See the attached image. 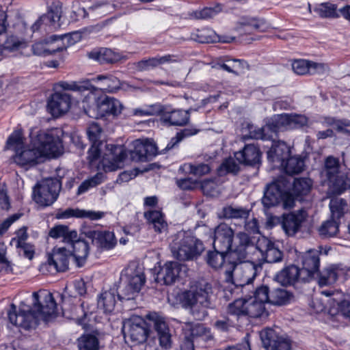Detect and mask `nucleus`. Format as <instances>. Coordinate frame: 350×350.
Listing matches in <instances>:
<instances>
[{
	"label": "nucleus",
	"instance_id": "a19ab883",
	"mask_svg": "<svg viewBox=\"0 0 350 350\" xmlns=\"http://www.w3.org/2000/svg\"><path fill=\"white\" fill-rule=\"evenodd\" d=\"M228 252L215 250L207 254L206 262L213 268L217 269L224 267L225 270L229 267L227 255Z\"/></svg>",
	"mask_w": 350,
	"mask_h": 350
},
{
	"label": "nucleus",
	"instance_id": "7c9ffc66",
	"mask_svg": "<svg viewBox=\"0 0 350 350\" xmlns=\"http://www.w3.org/2000/svg\"><path fill=\"white\" fill-rule=\"evenodd\" d=\"M70 255V251L65 247L54 248L52 254L49 255V265L53 266L56 271H65L68 268V258Z\"/></svg>",
	"mask_w": 350,
	"mask_h": 350
},
{
	"label": "nucleus",
	"instance_id": "58836bf2",
	"mask_svg": "<svg viewBox=\"0 0 350 350\" xmlns=\"http://www.w3.org/2000/svg\"><path fill=\"white\" fill-rule=\"evenodd\" d=\"M316 273L318 276L319 286H323L336 282L338 278L343 273V271L336 266H330L319 273L317 271Z\"/></svg>",
	"mask_w": 350,
	"mask_h": 350
},
{
	"label": "nucleus",
	"instance_id": "680f3d73",
	"mask_svg": "<svg viewBox=\"0 0 350 350\" xmlns=\"http://www.w3.org/2000/svg\"><path fill=\"white\" fill-rule=\"evenodd\" d=\"M239 171V166L232 158L224 160L218 168L219 176H224L228 173L236 174Z\"/></svg>",
	"mask_w": 350,
	"mask_h": 350
},
{
	"label": "nucleus",
	"instance_id": "79ce46f5",
	"mask_svg": "<svg viewBox=\"0 0 350 350\" xmlns=\"http://www.w3.org/2000/svg\"><path fill=\"white\" fill-rule=\"evenodd\" d=\"M117 291L115 289H110L101 293L98 299V308L103 310L105 312H111L113 310L116 304Z\"/></svg>",
	"mask_w": 350,
	"mask_h": 350
},
{
	"label": "nucleus",
	"instance_id": "4d7b16f0",
	"mask_svg": "<svg viewBox=\"0 0 350 350\" xmlns=\"http://www.w3.org/2000/svg\"><path fill=\"white\" fill-rule=\"evenodd\" d=\"M224 216L228 219H247L250 210L243 207L226 206L223 208Z\"/></svg>",
	"mask_w": 350,
	"mask_h": 350
},
{
	"label": "nucleus",
	"instance_id": "603ef678",
	"mask_svg": "<svg viewBox=\"0 0 350 350\" xmlns=\"http://www.w3.org/2000/svg\"><path fill=\"white\" fill-rule=\"evenodd\" d=\"M179 170L185 172V173H189L196 176L200 177L208 174L211 172V167L208 164L204 163H185L180 166Z\"/></svg>",
	"mask_w": 350,
	"mask_h": 350
},
{
	"label": "nucleus",
	"instance_id": "a211bd4d",
	"mask_svg": "<svg viewBox=\"0 0 350 350\" xmlns=\"http://www.w3.org/2000/svg\"><path fill=\"white\" fill-rule=\"evenodd\" d=\"M308 213L304 209H299L290 213L283 214L281 226L285 234L293 237L301 229L302 224L306 221Z\"/></svg>",
	"mask_w": 350,
	"mask_h": 350
},
{
	"label": "nucleus",
	"instance_id": "f704fd0d",
	"mask_svg": "<svg viewBox=\"0 0 350 350\" xmlns=\"http://www.w3.org/2000/svg\"><path fill=\"white\" fill-rule=\"evenodd\" d=\"M104 213L100 211H86L79 208H67L57 214L58 219H68L70 217L88 218L92 220H96L102 218Z\"/></svg>",
	"mask_w": 350,
	"mask_h": 350
},
{
	"label": "nucleus",
	"instance_id": "052dcab7",
	"mask_svg": "<svg viewBox=\"0 0 350 350\" xmlns=\"http://www.w3.org/2000/svg\"><path fill=\"white\" fill-rule=\"evenodd\" d=\"M222 11L221 5L217 3L215 7H206L200 10H196L191 13V16L196 19H208L217 15Z\"/></svg>",
	"mask_w": 350,
	"mask_h": 350
},
{
	"label": "nucleus",
	"instance_id": "2eb2a0df",
	"mask_svg": "<svg viewBox=\"0 0 350 350\" xmlns=\"http://www.w3.org/2000/svg\"><path fill=\"white\" fill-rule=\"evenodd\" d=\"M260 338L263 347L267 350H291V340L280 335L275 329L266 328L260 332Z\"/></svg>",
	"mask_w": 350,
	"mask_h": 350
},
{
	"label": "nucleus",
	"instance_id": "20e7f679",
	"mask_svg": "<svg viewBox=\"0 0 350 350\" xmlns=\"http://www.w3.org/2000/svg\"><path fill=\"white\" fill-rule=\"evenodd\" d=\"M146 278L142 269L135 265H131L121 274L120 285L117 291L120 301L135 299L145 284Z\"/></svg>",
	"mask_w": 350,
	"mask_h": 350
},
{
	"label": "nucleus",
	"instance_id": "69168bd1",
	"mask_svg": "<svg viewBox=\"0 0 350 350\" xmlns=\"http://www.w3.org/2000/svg\"><path fill=\"white\" fill-rule=\"evenodd\" d=\"M62 14V5L61 1H53L49 8V11L45 18H49L51 22H57L59 20Z\"/></svg>",
	"mask_w": 350,
	"mask_h": 350
},
{
	"label": "nucleus",
	"instance_id": "a18cd8bd",
	"mask_svg": "<svg viewBox=\"0 0 350 350\" xmlns=\"http://www.w3.org/2000/svg\"><path fill=\"white\" fill-rule=\"evenodd\" d=\"M92 81H102V85L98 90L103 92H114L120 89V82L119 79L112 75H98L96 78L90 80Z\"/></svg>",
	"mask_w": 350,
	"mask_h": 350
},
{
	"label": "nucleus",
	"instance_id": "a878e982",
	"mask_svg": "<svg viewBox=\"0 0 350 350\" xmlns=\"http://www.w3.org/2000/svg\"><path fill=\"white\" fill-rule=\"evenodd\" d=\"M274 280L282 286H291L300 280L305 281L306 278L298 267L291 265L277 273Z\"/></svg>",
	"mask_w": 350,
	"mask_h": 350
},
{
	"label": "nucleus",
	"instance_id": "423d86ee",
	"mask_svg": "<svg viewBox=\"0 0 350 350\" xmlns=\"http://www.w3.org/2000/svg\"><path fill=\"white\" fill-rule=\"evenodd\" d=\"M340 165L338 159L333 157H327L320 172L321 179L327 182L333 193L340 194L344 191L349 189V178L340 171Z\"/></svg>",
	"mask_w": 350,
	"mask_h": 350
},
{
	"label": "nucleus",
	"instance_id": "c85d7f7f",
	"mask_svg": "<svg viewBox=\"0 0 350 350\" xmlns=\"http://www.w3.org/2000/svg\"><path fill=\"white\" fill-rule=\"evenodd\" d=\"M268 27L263 19L243 16L237 22L235 29L241 33H250L253 31H265Z\"/></svg>",
	"mask_w": 350,
	"mask_h": 350
},
{
	"label": "nucleus",
	"instance_id": "de8ad7c7",
	"mask_svg": "<svg viewBox=\"0 0 350 350\" xmlns=\"http://www.w3.org/2000/svg\"><path fill=\"white\" fill-rule=\"evenodd\" d=\"M293 299V295L284 288H275L271 292L269 303L273 305L282 306L287 304Z\"/></svg>",
	"mask_w": 350,
	"mask_h": 350
},
{
	"label": "nucleus",
	"instance_id": "473e14b6",
	"mask_svg": "<svg viewBox=\"0 0 350 350\" xmlns=\"http://www.w3.org/2000/svg\"><path fill=\"white\" fill-rule=\"evenodd\" d=\"M73 13L79 18L86 17L89 12H96L98 15H105L112 12L115 9V5L111 1H102L91 5L88 11L84 7H80L79 5H73Z\"/></svg>",
	"mask_w": 350,
	"mask_h": 350
},
{
	"label": "nucleus",
	"instance_id": "6ab92c4d",
	"mask_svg": "<svg viewBox=\"0 0 350 350\" xmlns=\"http://www.w3.org/2000/svg\"><path fill=\"white\" fill-rule=\"evenodd\" d=\"M256 249L260 252L262 258L268 263L281 262L283 259V252L265 237L258 240Z\"/></svg>",
	"mask_w": 350,
	"mask_h": 350
},
{
	"label": "nucleus",
	"instance_id": "39448f33",
	"mask_svg": "<svg viewBox=\"0 0 350 350\" xmlns=\"http://www.w3.org/2000/svg\"><path fill=\"white\" fill-rule=\"evenodd\" d=\"M170 248L173 256L179 260H193L204 250L201 241L187 235L185 232H179L174 236Z\"/></svg>",
	"mask_w": 350,
	"mask_h": 350
},
{
	"label": "nucleus",
	"instance_id": "b1692460",
	"mask_svg": "<svg viewBox=\"0 0 350 350\" xmlns=\"http://www.w3.org/2000/svg\"><path fill=\"white\" fill-rule=\"evenodd\" d=\"M182 268V265L178 262H167L157 273L155 280L162 284H172L178 280Z\"/></svg>",
	"mask_w": 350,
	"mask_h": 350
},
{
	"label": "nucleus",
	"instance_id": "37998d69",
	"mask_svg": "<svg viewBox=\"0 0 350 350\" xmlns=\"http://www.w3.org/2000/svg\"><path fill=\"white\" fill-rule=\"evenodd\" d=\"M72 256L79 267L83 266L89 253V245L84 241H75L72 246Z\"/></svg>",
	"mask_w": 350,
	"mask_h": 350
},
{
	"label": "nucleus",
	"instance_id": "8fccbe9b",
	"mask_svg": "<svg viewBox=\"0 0 350 350\" xmlns=\"http://www.w3.org/2000/svg\"><path fill=\"white\" fill-rule=\"evenodd\" d=\"M275 133L276 128L275 127L274 122L268 123L265 126L260 128H253L250 129V137L256 139H272L273 135L270 134L269 132Z\"/></svg>",
	"mask_w": 350,
	"mask_h": 350
},
{
	"label": "nucleus",
	"instance_id": "9b49d317",
	"mask_svg": "<svg viewBox=\"0 0 350 350\" xmlns=\"http://www.w3.org/2000/svg\"><path fill=\"white\" fill-rule=\"evenodd\" d=\"M123 330L125 337L136 345L144 342L149 335L147 323L139 316H133L126 320Z\"/></svg>",
	"mask_w": 350,
	"mask_h": 350
},
{
	"label": "nucleus",
	"instance_id": "6e6d98bb",
	"mask_svg": "<svg viewBox=\"0 0 350 350\" xmlns=\"http://www.w3.org/2000/svg\"><path fill=\"white\" fill-rule=\"evenodd\" d=\"M59 86L65 90L76 91L80 93H84L85 90L92 89V83L90 80L83 81H72L70 83L62 81Z\"/></svg>",
	"mask_w": 350,
	"mask_h": 350
},
{
	"label": "nucleus",
	"instance_id": "e433bc0d",
	"mask_svg": "<svg viewBox=\"0 0 350 350\" xmlns=\"http://www.w3.org/2000/svg\"><path fill=\"white\" fill-rule=\"evenodd\" d=\"M92 89L85 90L84 93V98L82 100V108L84 112L90 118L96 116V105L98 102V97L96 94V92L98 90V88H96L92 84Z\"/></svg>",
	"mask_w": 350,
	"mask_h": 350
},
{
	"label": "nucleus",
	"instance_id": "bf43d9fd",
	"mask_svg": "<svg viewBox=\"0 0 350 350\" xmlns=\"http://www.w3.org/2000/svg\"><path fill=\"white\" fill-rule=\"evenodd\" d=\"M312 181L310 178H295L293 183V191L297 196L306 195L310 190Z\"/></svg>",
	"mask_w": 350,
	"mask_h": 350
},
{
	"label": "nucleus",
	"instance_id": "ddd939ff",
	"mask_svg": "<svg viewBox=\"0 0 350 350\" xmlns=\"http://www.w3.org/2000/svg\"><path fill=\"white\" fill-rule=\"evenodd\" d=\"M252 248L256 249V246L250 237L244 232H238L233 242L232 248L227 255L228 261H245L247 258L249 250Z\"/></svg>",
	"mask_w": 350,
	"mask_h": 350
},
{
	"label": "nucleus",
	"instance_id": "1a4fd4ad",
	"mask_svg": "<svg viewBox=\"0 0 350 350\" xmlns=\"http://www.w3.org/2000/svg\"><path fill=\"white\" fill-rule=\"evenodd\" d=\"M61 184L56 178H46L33 187V199L42 206L51 205L57 198Z\"/></svg>",
	"mask_w": 350,
	"mask_h": 350
},
{
	"label": "nucleus",
	"instance_id": "f257e3e1",
	"mask_svg": "<svg viewBox=\"0 0 350 350\" xmlns=\"http://www.w3.org/2000/svg\"><path fill=\"white\" fill-rule=\"evenodd\" d=\"M31 309L21 308L18 312L14 304H11L8 312L10 322L18 327L29 329L34 327L40 320L47 321L56 313L57 304L53 295L45 290L33 292Z\"/></svg>",
	"mask_w": 350,
	"mask_h": 350
},
{
	"label": "nucleus",
	"instance_id": "0eeeda50",
	"mask_svg": "<svg viewBox=\"0 0 350 350\" xmlns=\"http://www.w3.org/2000/svg\"><path fill=\"white\" fill-rule=\"evenodd\" d=\"M321 294L325 299H315L313 305L317 312L327 311L331 315L337 314L339 311L350 317V299L342 300V293L338 291L323 290Z\"/></svg>",
	"mask_w": 350,
	"mask_h": 350
},
{
	"label": "nucleus",
	"instance_id": "aec40b11",
	"mask_svg": "<svg viewBox=\"0 0 350 350\" xmlns=\"http://www.w3.org/2000/svg\"><path fill=\"white\" fill-rule=\"evenodd\" d=\"M161 110V120L165 123L173 126H184L189 122L190 119V111L193 109L190 108L188 110L172 109L170 106L162 105Z\"/></svg>",
	"mask_w": 350,
	"mask_h": 350
},
{
	"label": "nucleus",
	"instance_id": "7ed1b4c3",
	"mask_svg": "<svg viewBox=\"0 0 350 350\" xmlns=\"http://www.w3.org/2000/svg\"><path fill=\"white\" fill-rule=\"evenodd\" d=\"M212 294L211 284L200 279L192 282L189 289L178 295V301L195 319L202 321L208 315L207 309L211 307Z\"/></svg>",
	"mask_w": 350,
	"mask_h": 350
},
{
	"label": "nucleus",
	"instance_id": "774afa93",
	"mask_svg": "<svg viewBox=\"0 0 350 350\" xmlns=\"http://www.w3.org/2000/svg\"><path fill=\"white\" fill-rule=\"evenodd\" d=\"M252 298L256 299L258 301H260L264 305L265 303H269L271 292L269 287L266 285H262L258 287L254 292V297Z\"/></svg>",
	"mask_w": 350,
	"mask_h": 350
},
{
	"label": "nucleus",
	"instance_id": "49530a36",
	"mask_svg": "<svg viewBox=\"0 0 350 350\" xmlns=\"http://www.w3.org/2000/svg\"><path fill=\"white\" fill-rule=\"evenodd\" d=\"M286 174L293 175L301 173L305 168L304 159L300 156L288 157L284 165Z\"/></svg>",
	"mask_w": 350,
	"mask_h": 350
},
{
	"label": "nucleus",
	"instance_id": "3c124183",
	"mask_svg": "<svg viewBox=\"0 0 350 350\" xmlns=\"http://www.w3.org/2000/svg\"><path fill=\"white\" fill-rule=\"evenodd\" d=\"M245 310L247 319L248 317L258 318L265 313V305L252 297L245 299Z\"/></svg>",
	"mask_w": 350,
	"mask_h": 350
},
{
	"label": "nucleus",
	"instance_id": "13d9d810",
	"mask_svg": "<svg viewBox=\"0 0 350 350\" xmlns=\"http://www.w3.org/2000/svg\"><path fill=\"white\" fill-rule=\"evenodd\" d=\"M104 176L102 173H97L94 176L85 180L79 186L77 194L81 195L87 192L90 189L100 185L103 181Z\"/></svg>",
	"mask_w": 350,
	"mask_h": 350
},
{
	"label": "nucleus",
	"instance_id": "72a5a7b5",
	"mask_svg": "<svg viewBox=\"0 0 350 350\" xmlns=\"http://www.w3.org/2000/svg\"><path fill=\"white\" fill-rule=\"evenodd\" d=\"M145 219L149 225L152 226L154 232L163 233L167 230V223L161 211L150 210L144 213Z\"/></svg>",
	"mask_w": 350,
	"mask_h": 350
},
{
	"label": "nucleus",
	"instance_id": "393cba45",
	"mask_svg": "<svg viewBox=\"0 0 350 350\" xmlns=\"http://www.w3.org/2000/svg\"><path fill=\"white\" fill-rule=\"evenodd\" d=\"M71 105V97L64 92H55L48 101L49 111L53 116H59L66 113Z\"/></svg>",
	"mask_w": 350,
	"mask_h": 350
},
{
	"label": "nucleus",
	"instance_id": "cd10ccee",
	"mask_svg": "<svg viewBox=\"0 0 350 350\" xmlns=\"http://www.w3.org/2000/svg\"><path fill=\"white\" fill-rule=\"evenodd\" d=\"M85 234L92 240L93 244L105 250H110L116 244L113 233L109 231L88 230L85 232Z\"/></svg>",
	"mask_w": 350,
	"mask_h": 350
},
{
	"label": "nucleus",
	"instance_id": "4c0bfd02",
	"mask_svg": "<svg viewBox=\"0 0 350 350\" xmlns=\"http://www.w3.org/2000/svg\"><path fill=\"white\" fill-rule=\"evenodd\" d=\"M89 57L100 64H113L122 59V56L110 49L101 48L89 53Z\"/></svg>",
	"mask_w": 350,
	"mask_h": 350
},
{
	"label": "nucleus",
	"instance_id": "6e6552de",
	"mask_svg": "<svg viewBox=\"0 0 350 350\" xmlns=\"http://www.w3.org/2000/svg\"><path fill=\"white\" fill-rule=\"evenodd\" d=\"M243 261L228 262L225 270V280L234 286H244L252 282L257 274V267L254 263L241 265Z\"/></svg>",
	"mask_w": 350,
	"mask_h": 350
},
{
	"label": "nucleus",
	"instance_id": "dca6fc26",
	"mask_svg": "<svg viewBox=\"0 0 350 350\" xmlns=\"http://www.w3.org/2000/svg\"><path fill=\"white\" fill-rule=\"evenodd\" d=\"M146 317L157 332L160 347L163 349H170L172 345V335L164 317L157 312H150Z\"/></svg>",
	"mask_w": 350,
	"mask_h": 350
},
{
	"label": "nucleus",
	"instance_id": "c03bdc74",
	"mask_svg": "<svg viewBox=\"0 0 350 350\" xmlns=\"http://www.w3.org/2000/svg\"><path fill=\"white\" fill-rule=\"evenodd\" d=\"M183 329H187L190 331V334L188 336H191L193 339H194L195 337H201L205 340L213 339L211 329L203 324L188 322L185 323Z\"/></svg>",
	"mask_w": 350,
	"mask_h": 350
},
{
	"label": "nucleus",
	"instance_id": "f03ea898",
	"mask_svg": "<svg viewBox=\"0 0 350 350\" xmlns=\"http://www.w3.org/2000/svg\"><path fill=\"white\" fill-rule=\"evenodd\" d=\"M32 148L22 147L12 157L14 162L25 168L41 163L46 157H57L62 152V144L57 136L45 131H39L31 137Z\"/></svg>",
	"mask_w": 350,
	"mask_h": 350
},
{
	"label": "nucleus",
	"instance_id": "5fc2aeb1",
	"mask_svg": "<svg viewBox=\"0 0 350 350\" xmlns=\"http://www.w3.org/2000/svg\"><path fill=\"white\" fill-rule=\"evenodd\" d=\"M79 350H98L99 341L93 334H83L78 339Z\"/></svg>",
	"mask_w": 350,
	"mask_h": 350
},
{
	"label": "nucleus",
	"instance_id": "4be33fe9",
	"mask_svg": "<svg viewBox=\"0 0 350 350\" xmlns=\"http://www.w3.org/2000/svg\"><path fill=\"white\" fill-rule=\"evenodd\" d=\"M275 127L283 128L286 130L301 128L308 123V118L303 115L297 113H282L275 117Z\"/></svg>",
	"mask_w": 350,
	"mask_h": 350
},
{
	"label": "nucleus",
	"instance_id": "e2e57ef3",
	"mask_svg": "<svg viewBox=\"0 0 350 350\" xmlns=\"http://www.w3.org/2000/svg\"><path fill=\"white\" fill-rule=\"evenodd\" d=\"M198 130L195 128H186L176 133V135L172 138L170 142L167 145L166 148L170 150L176 144L182 141L185 137H189L196 134Z\"/></svg>",
	"mask_w": 350,
	"mask_h": 350
},
{
	"label": "nucleus",
	"instance_id": "ea45409f",
	"mask_svg": "<svg viewBox=\"0 0 350 350\" xmlns=\"http://www.w3.org/2000/svg\"><path fill=\"white\" fill-rule=\"evenodd\" d=\"M290 154V149L287 144L284 142H275L268 152V157L271 158L272 161H278L281 165H284L286 159H288Z\"/></svg>",
	"mask_w": 350,
	"mask_h": 350
},
{
	"label": "nucleus",
	"instance_id": "09e8293b",
	"mask_svg": "<svg viewBox=\"0 0 350 350\" xmlns=\"http://www.w3.org/2000/svg\"><path fill=\"white\" fill-rule=\"evenodd\" d=\"M314 11L321 18H336L340 16L337 6L330 1L319 3L314 8Z\"/></svg>",
	"mask_w": 350,
	"mask_h": 350
},
{
	"label": "nucleus",
	"instance_id": "5701e85b",
	"mask_svg": "<svg viewBox=\"0 0 350 350\" xmlns=\"http://www.w3.org/2000/svg\"><path fill=\"white\" fill-rule=\"evenodd\" d=\"M157 154V148L153 141L137 139L133 142L131 156L139 161H146Z\"/></svg>",
	"mask_w": 350,
	"mask_h": 350
},
{
	"label": "nucleus",
	"instance_id": "9d476101",
	"mask_svg": "<svg viewBox=\"0 0 350 350\" xmlns=\"http://www.w3.org/2000/svg\"><path fill=\"white\" fill-rule=\"evenodd\" d=\"M345 205L346 203L342 199L331 200L329 203L331 217L318 228V232L321 238L327 239L337 235L339 232V220L344 215Z\"/></svg>",
	"mask_w": 350,
	"mask_h": 350
},
{
	"label": "nucleus",
	"instance_id": "f3484780",
	"mask_svg": "<svg viewBox=\"0 0 350 350\" xmlns=\"http://www.w3.org/2000/svg\"><path fill=\"white\" fill-rule=\"evenodd\" d=\"M213 247L215 250L230 252L232 248L234 230L227 224L221 223L213 232Z\"/></svg>",
	"mask_w": 350,
	"mask_h": 350
},
{
	"label": "nucleus",
	"instance_id": "bb28decb",
	"mask_svg": "<svg viewBox=\"0 0 350 350\" xmlns=\"http://www.w3.org/2000/svg\"><path fill=\"white\" fill-rule=\"evenodd\" d=\"M122 108L123 106L118 100L106 96L96 105V116L94 118L117 116L121 113Z\"/></svg>",
	"mask_w": 350,
	"mask_h": 350
},
{
	"label": "nucleus",
	"instance_id": "c756f323",
	"mask_svg": "<svg viewBox=\"0 0 350 350\" xmlns=\"http://www.w3.org/2000/svg\"><path fill=\"white\" fill-rule=\"evenodd\" d=\"M236 159L240 163L247 165H254L260 162L261 152L254 144H247L244 148L235 153Z\"/></svg>",
	"mask_w": 350,
	"mask_h": 350
},
{
	"label": "nucleus",
	"instance_id": "864d4df0",
	"mask_svg": "<svg viewBox=\"0 0 350 350\" xmlns=\"http://www.w3.org/2000/svg\"><path fill=\"white\" fill-rule=\"evenodd\" d=\"M64 39H68V36L67 35L61 36L54 35L46 38L49 55L62 51L66 49L67 45L64 43Z\"/></svg>",
	"mask_w": 350,
	"mask_h": 350
},
{
	"label": "nucleus",
	"instance_id": "2f4dec72",
	"mask_svg": "<svg viewBox=\"0 0 350 350\" xmlns=\"http://www.w3.org/2000/svg\"><path fill=\"white\" fill-rule=\"evenodd\" d=\"M319 251L308 250L302 256L303 268L301 271L306 278L314 277V274L319 271L320 259Z\"/></svg>",
	"mask_w": 350,
	"mask_h": 350
},
{
	"label": "nucleus",
	"instance_id": "4468645a",
	"mask_svg": "<svg viewBox=\"0 0 350 350\" xmlns=\"http://www.w3.org/2000/svg\"><path fill=\"white\" fill-rule=\"evenodd\" d=\"M291 183L284 177L268 184L262 198V204L265 207L269 208L280 204L283 189L290 188Z\"/></svg>",
	"mask_w": 350,
	"mask_h": 350
},
{
	"label": "nucleus",
	"instance_id": "0e129e2a",
	"mask_svg": "<svg viewBox=\"0 0 350 350\" xmlns=\"http://www.w3.org/2000/svg\"><path fill=\"white\" fill-rule=\"evenodd\" d=\"M239 326L234 319L230 317H224L220 319H217L214 323V327L217 330L223 332H228L232 327Z\"/></svg>",
	"mask_w": 350,
	"mask_h": 350
},
{
	"label": "nucleus",
	"instance_id": "f8f14e48",
	"mask_svg": "<svg viewBox=\"0 0 350 350\" xmlns=\"http://www.w3.org/2000/svg\"><path fill=\"white\" fill-rule=\"evenodd\" d=\"M126 157V153L123 146L106 145V152L102 157L98 167H102L105 172L115 171L122 167Z\"/></svg>",
	"mask_w": 350,
	"mask_h": 350
},
{
	"label": "nucleus",
	"instance_id": "338daca9",
	"mask_svg": "<svg viewBox=\"0 0 350 350\" xmlns=\"http://www.w3.org/2000/svg\"><path fill=\"white\" fill-rule=\"evenodd\" d=\"M23 147L22 133L19 131H14L8 139L6 148H13L15 152Z\"/></svg>",
	"mask_w": 350,
	"mask_h": 350
},
{
	"label": "nucleus",
	"instance_id": "c9c22d12",
	"mask_svg": "<svg viewBox=\"0 0 350 350\" xmlns=\"http://www.w3.org/2000/svg\"><path fill=\"white\" fill-rule=\"evenodd\" d=\"M228 315L241 326L244 321H247L245 299H239L228 306Z\"/></svg>",
	"mask_w": 350,
	"mask_h": 350
},
{
	"label": "nucleus",
	"instance_id": "412c9836",
	"mask_svg": "<svg viewBox=\"0 0 350 350\" xmlns=\"http://www.w3.org/2000/svg\"><path fill=\"white\" fill-rule=\"evenodd\" d=\"M101 133L102 129L97 123L93 122L88 127L87 134L92 143L88 152V159L90 165H92L100 157V146L103 145L100 141Z\"/></svg>",
	"mask_w": 350,
	"mask_h": 350
}]
</instances>
